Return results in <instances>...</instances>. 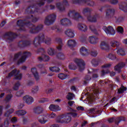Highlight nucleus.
<instances>
[{
	"mask_svg": "<svg viewBox=\"0 0 127 127\" xmlns=\"http://www.w3.org/2000/svg\"><path fill=\"white\" fill-rule=\"evenodd\" d=\"M67 16L68 17H71L72 19L78 21L80 18L83 19V16L81 15V14L79 12L76 11V10L72 9L69 10L67 12Z\"/></svg>",
	"mask_w": 127,
	"mask_h": 127,
	"instance_id": "nucleus-1",
	"label": "nucleus"
},
{
	"mask_svg": "<svg viewBox=\"0 0 127 127\" xmlns=\"http://www.w3.org/2000/svg\"><path fill=\"white\" fill-rule=\"evenodd\" d=\"M70 2L72 4H78V5L94 6L95 5V2L93 0H72Z\"/></svg>",
	"mask_w": 127,
	"mask_h": 127,
	"instance_id": "nucleus-2",
	"label": "nucleus"
},
{
	"mask_svg": "<svg viewBox=\"0 0 127 127\" xmlns=\"http://www.w3.org/2000/svg\"><path fill=\"white\" fill-rule=\"evenodd\" d=\"M55 19H56V15L54 14H50L45 17L44 22L46 25L49 26L54 23Z\"/></svg>",
	"mask_w": 127,
	"mask_h": 127,
	"instance_id": "nucleus-3",
	"label": "nucleus"
},
{
	"mask_svg": "<svg viewBox=\"0 0 127 127\" xmlns=\"http://www.w3.org/2000/svg\"><path fill=\"white\" fill-rule=\"evenodd\" d=\"M30 32V33H37L39 31H41L43 29V25L40 24L35 26L32 24H29Z\"/></svg>",
	"mask_w": 127,
	"mask_h": 127,
	"instance_id": "nucleus-4",
	"label": "nucleus"
},
{
	"mask_svg": "<svg viewBox=\"0 0 127 127\" xmlns=\"http://www.w3.org/2000/svg\"><path fill=\"white\" fill-rule=\"evenodd\" d=\"M13 75L14 79L16 80H20L22 78V74L20 73L19 70H17L16 69L13 70L10 72L7 76V78H10V77H12Z\"/></svg>",
	"mask_w": 127,
	"mask_h": 127,
	"instance_id": "nucleus-5",
	"label": "nucleus"
},
{
	"mask_svg": "<svg viewBox=\"0 0 127 127\" xmlns=\"http://www.w3.org/2000/svg\"><path fill=\"white\" fill-rule=\"evenodd\" d=\"M74 62L76 64L79 71H83L85 69V62L81 59H74Z\"/></svg>",
	"mask_w": 127,
	"mask_h": 127,
	"instance_id": "nucleus-6",
	"label": "nucleus"
},
{
	"mask_svg": "<svg viewBox=\"0 0 127 127\" xmlns=\"http://www.w3.org/2000/svg\"><path fill=\"white\" fill-rule=\"evenodd\" d=\"M70 5V3L67 0L57 3V7L60 11H65V6Z\"/></svg>",
	"mask_w": 127,
	"mask_h": 127,
	"instance_id": "nucleus-7",
	"label": "nucleus"
},
{
	"mask_svg": "<svg viewBox=\"0 0 127 127\" xmlns=\"http://www.w3.org/2000/svg\"><path fill=\"white\" fill-rule=\"evenodd\" d=\"M103 29L108 35H115L116 34V31L112 26H109L108 27L104 26Z\"/></svg>",
	"mask_w": 127,
	"mask_h": 127,
	"instance_id": "nucleus-8",
	"label": "nucleus"
},
{
	"mask_svg": "<svg viewBox=\"0 0 127 127\" xmlns=\"http://www.w3.org/2000/svg\"><path fill=\"white\" fill-rule=\"evenodd\" d=\"M30 56H31V53H30V52H24L23 53V56L18 61V64H20V63L25 62L26 58H28V57H30Z\"/></svg>",
	"mask_w": 127,
	"mask_h": 127,
	"instance_id": "nucleus-9",
	"label": "nucleus"
},
{
	"mask_svg": "<svg viewBox=\"0 0 127 127\" xmlns=\"http://www.w3.org/2000/svg\"><path fill=\"white\" fill-rule=\"evenodd\" d=\"M126 121V118L124 117H118L116 119L110 118L108 119V122L109 124H112L113 122H115L116 125H119L121 122H123Z\"/></svg>",
	"mask_w": 127,
	"mask_h": 127,
	"instance_id": "nucleus-10",
	"label": "nucleus"
},
{
	"mask_svg": "<svg viewBox=\"0 0 127 127\" xmlns=\"http://www.w3.org/2000/svg\"><path fill=\"white\" fill-rule=\"evenodd\" d=\"M115 9L114 8H109L107 9L106 11L105 18L107 19H110L112 18L115 15Z\"/></svg>",
	"mask_w": 127,
	"mask_h": 127,
	"instance_id": "nucleus-11",
	"label": "nucleus"
},
{
	"mask_svg": "<svg viewBox=\"0 0 127 127\" xmlns=\"http://www.w3.org/2000/svg\"><path fill=\"white\" fill-rule=\"evenodd\" d=\"M23 101L27 105H31L34 101V99H33V97L29 95H26L23 97Z\"/></svg>",
	"mask_w": 127,
	"mask_h": 127,
	"instance_id": "nucleus-12",
	"label": "nucleus"
},
{
	"mask_svg": "<svg viewBox=\"0 0 127 127\" xmlns=\"http://www.w3.org/2000/svg\"><path fill=\"white\" fill-rule=\"evenodd\" d=\"M17 24L20 27L19 30L24 31L25 30V26H29V27L30 24H25L22 20H19L17 21Z\"/></svg>",
	"mask_w": 127,
	"mask_h": 127,
	"instance_id": "nucleus-13",
	"label": "nucleus"
},
{
	"mask_svg": "<svg viewBox=\"0 0 127 127\" xmlns=\"http://www.w3.org/2000/svg\"><path fill=\"white\" fill-rule=\"evenodd\" d=\"M77 28L78 30H80L81 32H87V31H88V26L85 24L78 23Z\"/></svg>",
	"mask_w": 127,
	"mask_h": 127,
	"instance_id": "nucleus-14",
	"label": "nucleus"
},
{
	"mask_svg": "<svg viewBox=\"0 0 127 127\" xmlns=\"http://www.w3.org/2000/svg\"><path fill=\"white\" fill-rule=\"evenodd\" d=\"M88 41L91 44H97L99 43V38L96 36H90L88 37Z\"/></svg>",
	"mask_w": 127,
	"mask_h": 127,
	"instance_id": "nucleus-15",
	"label": "nucleus"
},
{
	"mask_svg": "<svg viewBox=\"0 0 127 127\" xmlns=\"http://www.w3.org/2000/svg\"><path fill=\"white\" fill-rule=\"evenodd\" d=\"M16 36H17V34L11 32H7L4 35L5 38H7V39H9V40H12V39L15 38Z\"/></svg>",
	"mask_w": 127,
	"mask_h": 127,
	"instance_id": "nucleus-16",
	"label": "nucleus"
},
{
	"mask_svg": "<svg viewBox=\"0 0 127 127\" xmlns=\"http://www.w3.org/2000/svg\"><path fill=\"white\" fill-rule=\"evenodd\" d=\"M88 72L89 73H92V78L93 79H97V78H99V74H98V69H94L90 68L88 69Z\"/></svg>",
	"mask_w": 127,
	"mask_h": 127,
	"instance_id": "nucleus-17",
	"label": "nucleus"
},
{
	"mask_svg": "<svg viewBox=\"0 0 127 127\" xmlns=\"http://www.w3.org/2000/svg\"><path fill=\"white\" fill-rule=\"evenodd\" d=\"M56 41L58 44V46L56 47V49L57 50H59V51H61V50H62V48L64 46L62 39L57 38Z\"/></svg>",
	"mask_w": 127,
	"mask_h": 127,
	"instance_id": "nucleus-18",
	"label": "nucleus"
},
{
	"mask_svg": "<svg viewBox=\"0 0 127 127\" xmlns=\"http://www.w3.org/2000/svg\"><path fill=\"white\" fill-rule=\"evenodd\" d=\"M64 33L67 37H69L70 38H73L75 36V34L74 33V30L71 29H66Z\"/></svg>",
	"mask_w": 127,
	"mask_h": 127,
	"instance_id": "nucleus-19",
	"label": "nucleus"
},
{
	"mask_svg": "<svg viewBox=\"0 0 127 127\" xmlns=\"http://www.w3.org/2000/svg\"><path fill=\"white\" fill-rule=\"evenodd\" d=\"M61 25L63 26H69L71 25V21L68 18H64L60 21Z\"/></svg>",
	"mask_w": 127,
	"mask_h": 127,
	"instance_id": "nucleus-20",
	"label": "nucleus"
},
{
	"mask_svg": "<svg viewBox=\"0 0 127 127\" xmlns=\"http://www.w3.org/2000/svg\"><path fill=\"white\" fill-rule=\"evenodd\" d=\"M100 49L101 50H104L105 51L108 52L109 49V45L107 42L103 41L100 44Z\"/></svg>",
	"mask_w": 127,
	"mask_h": 127,
	"instance_id": "nucleus-21",
	"label": "nucleus"
},
{
	"mask_svg": "<svg viewBox=\"0 0 127 127\" xmlns=\"http://www.w3.org/2000/svg\"><path fill=\"white\" fill-rule=\"evenodd\" d=\"M38 60L40 61V62H42V61L47 62L50 60V58H49V56L47 55H42V56L38 57Z\"/></svg>",
	"mask_w": 127,
	"mask_h": 127,
	"instance_id": "nucleus-22",
	"label": "nucleus"
},
{
	"mask_svg": "<svg viewBox=\"0 0 127 127\" xmlns=\"http://www.w3.org/2000/svg\"><path fill=\"white\" fill-rule=\"evenodd\" d=\"M64 124H69L72 121V117L70 116L69 113H66L64 114Z\"/></svg>",
	"mask_w": 127,
	"mask_h": 127,
	"instance_id": "nucleus-23",
	"label": "nucleus"
},
{
	"mask_svg": "<svg viewBox=\"0 0 127 127\" xmlns=\"http://www.w3.org/2000/svg\"><path fill=\"white\" fill-rule=\"evenodd\" d=\"M49 109L52 112H58V111H61V108L58 105H55L54 104H51L49 107Z\"/></svg>",
	"mask_w": 127,
	"mask_h": 127,
	"instance_id": "nucleus-24",
	"label": "nucleus"
},
{
	"mask_svg": "<svg viewBox=\"0 0 127 127\" xmlns=\"http://www.w3.org/2000/svg\"><path fill=\"white\" fill-rule=\"evenodd\" d=\"M68 110L70 112L69 113H68V115H71L72 118H77V117L79 118V116H78V113L76 112H77L76 110L72 109L71 107H69Z\"/></svg>",
	"mask_w": 127,
	"mask_h": 127,
	"instance_id": "nucleus-25",
	"label": "nucleus"
},
{
	"mask_svg": "<svg viewBox=\"0 0 127 127\" xmlns=\"http://www.w3.org/2000/svg\"><path fill=\"white\" fill-rule=\"evenodd\" d=\"M31 44V41H24L19 43V47H26V46H29Z\"/></svg>",
	"mask_w": 127,
	"mask_h": 127,
	"instance_id": "nucleus-26",
	"label": "nucleus"
},
{
	"mask_svg": "<svg viewBox=\"0 0 127 127\" xmlns=\"http://www.w3.org/2000/svg\"><path fill=\"white\" fill-rule=\"evenodd\" d=\"M38 122L41 124V125H45L47 122H48V120H47V118L45 116H40L38 118Z\"/></svg>",
	"mask_w": 127,
	"mask_h": 127,
	"instance_id": "nucleus-27",
	"label": "nucleus"
},
{
	"mask_svg": "<svg viewBox=\"0 0 127 127\" xmlns=\"http://www.w3.org/2000/svg\"><path fill=\"white\" fill-rule=\"evenodd\" d=\"M31 72H32L33 75H34V77L36 81H39L40 77H39V75L38 74V72H37V70L36 69V68H32Z\"/></svg>",
	"mask_w": 127,
	"mask_h": 127,
	"instance_id": "nucleus-28",
	"label": "nucleus"
},
{
	"mask_svg": "<svg viewBox=\"0 0 127 127\" xmlns=\"http://www.w3.org/2000/svg\"><path fill=\"white\" fill-rule=\"evenodd\" d=\"M93 11V9L89 7H84L82 10V14H86V13H89L90 14Z\"/></svg>",
	"mask_w": 127,
	"mask_h": 127,
	"instance_id": "nucleus-29",
	"label": "nucleus"
},
{
	"mask_svg": "<svg viewBox=\"0 0 127 127\" xmlns=\"http://www.w3.org/2000/svg\"><path fill=\"white\" fill-rule=\"evenodd\" d=\"M43 112V108L41 107H37L34 109V113L37 115H40Z\"/></svg>",
	"mask_w": 127,
	"mask_h": 127,
	"instance_id": "nucleus-30",
	"label": "nucleus"
},
{
	"mask_svg": "<svg viewBox=\"0 0 127 127\" xmlns=\"http://www.w3.org/2000/svg\"><path fill=\"white\" fill-rule=\"evenodd\" d=\"M87 20L89 22H96L97 21V18L95 16H92L91 14L87 15Z\"/></svg>",
	"mask_w": 127,
	"mask_h": 127,
	"instance_id": "nucleus-31",
	"label": "nucleus"
},
{
	"mask_svg": "<svg viewBox=\"0 0 127 127\" xmlns=\"http://www.w3.org/2000/svg\"><path fill=\"white\" fill-rule=\"evenodd\" d=\"M77 43L76 42V41L75 40H68L67 42V45L69 47H74L75 46Z\"/></svg>",
	"mask_w": 127,
	"mask_h": 127,
	"instance_id": "nucleus-32",
	"label": "nucleus"
},
{
	"mask_svg": "<svg viewBox=\"0 0 127 127\" xmlns=\"http://www.w3.org/2000/svg\"><path fill=\"white\" fill-rule=\"evenodd\" d=\"M56 122L59 124H64V114L58 116L56 119Z\"/></svg>",
	"mask_w": 127,
	"mask_h": 127,
	"instance_id": "nucleus-33",
	"label": "nucleus"
},
{
	"mask_svg": "<svg viewBox=\"0 0 127 127\" xmlns=\"http://www.w3.org/2000/svg\"><path fill=\"white\" fill-rule=\"evenodd\" d=\"M90 30L93 32L95 35H99V32H98V30L96 29V27L93 25H91L89 26Z\"/></svg>",
	"mask_w": 127,
	"mask_h": 127,
	"instance_id": "nucleus-34",
	"label": "nucleus"
},
{
	"mask_svg": "<svg viewBox=\"0 0 127 127\" xmlns=\"http://www.w3.org/2000/svg\"><path fill=\"white\" fill-rule=\"evenodd\" d=\"M119 8L121 9V10H123L125 12H127V4L126 3L120 4Z\"/></svg>",
	"mask_w": 127,
	"mask_h": 127,
	"instance_id": "nucleus-35",
	"label": "nucleus"
},
{
	"mask_svg": "<svg viewBox=\"0 0 127 127\" xmlns=\"http://www.w3.org/2000/svg\"><path fill=\"white\" fill-rule=\"evenodd\" d=\"M80 53L83 56H87L89 54L88 50H87V49L85 47H81L80 49Z\"/></svg>",
	"mask_w": 127,
	"mask_h": 127,
	"instance_id": "nucleus-36",
	"label": "nucleus"
},
{
	"mask_svg": "<svg viewBox=\"0 0 127 127\" xmlns=\"http://www.w3.org/2000/svg\"><path fill=\"white\" fill-rule=\"evenodd\" d=\"M40 40L37 37H36L33 42V44L35 47H38L40 45Z\"/></svg>",
	"mask_w": 127,
	"mask_h": 127,
	"instance_id": "nucleus-37",
	"label": "nucleus"
},
{
	"mask_svg": "<svg viewBox=\"0 0 127 127\" xmlns=\"http://www.w3.org/2000/svg\"><path fill=\"white\" fill-rule=\"evenodd\" d=\"M15 114L19 117L20 116H24V115H26V114H27V112L25 110H19L16 111Z\"/></svg>",
	"mask_w": 127,
	"mask_h": 127,
	"instance_id": "nucleus-38",
	"label": "nucleus"
},
{
	"mask_svg": "<svg viewBox=\"0 0 127 127\" xmlns=\"http://www.w3.org/2000/svg\"><path fill=\"white\" fill-rule=\"evenodd\" d=\"M37 37H38L39 40L42 41V42H44V41L47 37V36L45 35V34L43 33H41Z\"/></svg>",
	"mask_w": 127,
	"mask_h": 127,
	"instance_id": "nucleus-39",
	"label": "nucleus"
},
{
	"mask_svg": "<svg viewBox=\"0 0 127 127\" xmlns=\"http://www.w3.org/2000/svg\"><path fill=\"white\" fill-rule=\"evenodd\" d=\"M91 79L92 77L90 75H86L83 79V85H87Z\"/></svg>",
	"mask_w": 127,
	"mask_h": 127,
	"instance_id": "nucleus-40",
	"label": "nucleus"
},
{
	"mask_svg": "<svg viewBox=\"0 0 127 127\" xmlns=\"http://www.w3.org/2000/svg\"><path fill=\"white\" fill-rule=\"evenodd\" d=\"M44 42L47 45H51V44H52V39L51 38L47 36V38H46V39H45Z\"/></svg>",
	"mask_w": 127,
	"mask_h": 127,
	"instance_id": "nucleus-41",
	"label": "nucleus"
},
{
	"mask_svg": "<svg viewBox=\"0 0 127 127\" xmlns=\"http://www.w3.org/2000/svg\"><path fill=\"white\" fill-rule=\"evenodd\" d=\"M13 112H14V109L12 108L9 109L5 113L4 117H6V118H8V117H9V116H10V115L13 113Z\"/></svg>",
	"mask_w": 127,
	"mask_h": 127,
	"instance_id": "nucleus-42",
	"label": "nucleus"
},
{
	"mask_svg": "<svg viewBox=\"0 0 127 127\" xmlns=\"http://www.w3.org/2000/svg\"><path fill=\"white\" fill-rule=\"evenodd\" d=\"M73 98H75V94L74 93L69 92L66 96V99L69 100V101H71V100H73Z\"/></svg>",
	"mask_w": 127,
	"mask_h": 127,
	"instance_id": "nucleus-43",
	"label": "nucleus"
},
{
	"mask_svg": "<svg viewBox=\"0 0 127 127\" xmlns=\"http://www.w3.org/2000/svg\"><path fill=\"white\" fill-rule=\"evenodd\" d=\"M125 91H127V87L122 85L121 87L118 89V94H123Z\"/></svg>",
	"mask_w": 127,
	"mask_h": 127,
	"instance_id": "nucleus-44",
	"label": "nucleus"
},
{
	"mask_svg": "<svg viewBox=\"0 0 127 127\" xmlns=\"http://www.w3.org/2000/svg\"><path fill=\"white\" fill-rule=\"evenodd\" d=\"M56 57L58 59H60L61 60H64V59H65V55L63 53H58Z\"/></svg>",
	"mask_w": 127,
	"mask_h": 127,
	"instance_id": "nucleus-45",
	"label": "nucleus"
},
{
	"mask_svg": "<svg viewBox=\"0 0 127 127\" xmlns=\"http://www.w3.org/2000/svg\"><path fill=\"white\" fill-rule=\"evenodd\" d=\"M55 51V50L53 48H49L48 49V54L49 55H51V56H53L54 55V52Z\"/></svg>",
	"mask_w": 127,
	"mask_h": 127,
	"instance_id": "nucleus-46",
	"label": "nucleus"
},
{
	"mask_svg": "<svg viewBox=\"0 0 127 127\" xmlns=\"http://www.w3.org/2000/svg\"><path fill=\"white\" fill-rule=\"evenodd\" d=\"M117 54L118 55H121L122 56H124V55H126V53H125V51L122 48H119L117 50Z\"/></svg>",
	"mask_w": 127,
	"mask_h": 127,
	"instance_id": "nucleus-47",
	"label": "nucleus"
},
{
	"mask_svg": "<svg viewBox=\"0 0 127 127\" xmlns=\"http://www.w3.org/2000/svg\"><path fill=\"white\" fill-rule=\"evenodd\" d=\"M107 58L111 60H115V59H117V57H116L115 55L113 54H108Z\"/></svg>",
	"mask_w": 127,
	"mask_h": 127,
	"instance_id": "nucleus-48",
	"label": "nucleus"
},
{
	"mask_svg": "<svg viewBox=\"0 0 127 127\" xmlns=\"http://www.w3.org/2000/svg\"><path fill=\"white\" fill-rule=\"evenodd\" d=\"M91 63L94 67H97L99 65V62L95 59L92 60Z\"/></svg>",
	"mask_w": 127,
	"mask_h": 127,
	"instance_id": "nucleus-49",
	"label": "nucleus"
},
{
	"mask_svg": "<svg viewBox=\"0 0 127 127\" xmlns=\"http://www.w3.org/2000/svg\"><path fill=\"white\" fill-rule=\"evenodd\" d=\"M58 77L61 80H64L67 78V74L64 73H60L58 75Z\"/></svg>",
	"mask_w": 127,
	"mask_h": 127,
	"instance_id": "nucleus-50",
	"label": "nucleus"
},
{
	"mask_svg": "<svg viewBox=\"0 0 127 127\" xmlns=\"http://www.w3.org/2000/svg\"><path fill=\"white\" fill-rule=\"evenodd\" d=\"M38 91H39V87L38 86H35L32 89V93L33 94H37Z\"/></svg>",
	"mask_w": 127,
	"mask_h": 127,
	"instance_id": "nucleus-51",
	"label": "nucleus"
},
{
	"mask_svg": "<svg viewBox=\"0 0 127 127\" xmlns=\"http://www.w3.org/2000/svg\"><path fill=\"white\" fill-rule=\"evenodd\" d=\"M90 55L93 57H96L98 55V52L96 50H92L90 52Z\"/></svg>",
	"mask_w": 127,
	"mask_h": 127,
	"instance_id": "nucleus-52",
	"label": "nucleus"
},
{
	"mask_svg": "<svg viewBox=\"0 0 127 127\" xmlns=\"http://www.w3.org/2000/svg\"><path fill=\"white\" fill-rule=\"evenodd\" d=\"M19 86H20V83L18 81L16 83H15L14 86L13 87V90H14L15 91L17 90L19 88Z\"/></svg>",
	"mask_w": 127,
	"mask_h": 127,
	"instance_id": "nucleus-53",
	"label": "nucleus"
},
{
	"mask_svg": "<svg viewBox=\"0 0 127 127\" xmlns=\"http://www.w3.org/2000/svg\"><path fill=\"white\" fill-rule=\"evenodd\" d=\"M68 68L70 70H76L77 69V66L74 64H70L68 65Z\"/></svg>",
	"mask_w": 127,
	"mask_h": 127,
	"instance_id": "nucleus-54",
	"label": "nucleus"
},
{
	"mask_svg": "<svg viewBox=\"0 0 127 127\" xmlns=\"http://www.w3.org/2000/svg\"><path fill=\"white\" fill-rule=\"evenodd\" d=\"M50 70L53 72H59V71H60V68L58 67H50Z\"/></svg>",
	"mask_w": 127,
	"mask_h": 127,
	"instance_id": "nucleus-55",
	"label": "nucleus"
},
{
	"mask_svg": "<svg viewBox=\"0 0 127 127\" xmlns=\"http://www.w3.org/2000/svg\"><path fill=\"white\" fill-rule=\"evenodd\" d=\"M108 73H110V70H102L101 71L100 75L102 76V77L104 76V75H106V74H108Z\"/></svg>",
	"mask_w": 127,
	"mask_h": 127,
	"instance_id": "nucleus-56",
	"label": "nucleus"
},
{
	"mask_svg": "<svg viewBox=\"0 0 127 127\" xmlns=\"http://www.w3.org/2000/svg\"><path fill=\"white\" fill-rule=\"evenodd\" d=\"M12 98V95L11 94H9L6 96L5 101V102H9L11 100V98Z\"/></svg>",
	"mask_w": 127,
	"mask_h": 127,
	"instance_id": "nucleus-57",
	"label": "nucleus"
},
{
	"mask_svg": "<svg viewBox=\"0 0 127 127\" xmlns=\"http://www.w3.org/2000/svg\"><path fill=\"white\" fill-rule=\"evenodd\" d=\"M112 65H113V63H110L109 64H104L103 65H102V67L103 68H110V67L112 66Z\"/></svg>",
	"mask_w": 127,
	"mask_h": 127,
	"instance_id": "nucleus-58",
	"label": "nucleus"
},
{
	"mask_svg": "<svg viewBox=\"0 0 127 127\" xmlns=\"http://www.w3.org/2000/svg\"><path fill=\"white\" fill-rule=\"evenodd\" d=\"M117 31L119 32V33L123 34V33H124V28L121 26H119L117 28Z\"/></svg>",
	"mask_w": 127,
	"mask_h": 127,
	"instance_id": "nucleus-59",
	"label": "nucleus"
},
{
	"mask_svg": "<svg viewBox=\"0 0 127 127\" xmlns=\"http://www.w3.org/2000/svg\"><path fill=\"white\" fill-rule=\"evenodd\" d=\"M27 18H32V22H36L38 20V18L36 17H33V15H31L30 17H27Z\"/></svg>",
	"mask_w": 127,
	"mask_h": 127,
	"instance_id": "nucleus-60",
	"label": "nucleus"
},
{
	"mask_svg": "<svg viewBox=\"0 0 127 127\" xmlns=\"http://www.w3.org/2000/svg\"><path fill=\"white\" fill-rule=\"evenodd\" d=\"M48 117L49 119H54V118H56V114L54 113H52L50 114H48Z\"/></svg>",
	"mask_w": 127,
	"mask_h": 127,
	"instance_id": "nucleus-61",
	"label": "nucleus"
},
{
	"mask_svg": "<svg viewBox=\"0 0 127 127\" xmlns=\"http://www.w3.org/2000/svg\"><path fill=\"white\" fill-rule=\"evenodd\" d=\"M114 68L115 71H117L119 72H121V69H122V68L120 67V65H119V64L115 66Z\"/></svg>",
	"mask_w": 127,
	"mask_h": 127,
	"instance_id": "nucleus-62",
	"label": "nucleus"
},
{
	"mask_svg": "<svg viewBox=\"0 0 127 127\" xmlns=\"http://www.w3.org/2000/svg\"><path fill=\"white\" fill-rule=\"evenodd\" d=\"M8 126H9V121L6 119L4 122V127H8Z\"/></svg>",
	"mask_w": 127,
	"mask_h": 127,
	"instance_id": "nucleus-63",
	"label": "nucleus"
},
{
	"mask_svg": "<svg viewBox=\"0 0 127 127\" xmlns=\"http://www.w3.org/2000/svg\"><path fill=\"white\" fill-rule=\"evenodd\" d=\"M23 90H20L16 93V96H17V97H21V96L23 94Z\"/></svg>",
	"mask_w": 127,
	"mask_h": 127,
	"instance_id": "nucleus-64",
	"label": "nucleus"
}]
</instances>
